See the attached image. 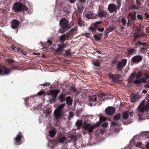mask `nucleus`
Here are the masks:
<instances>
[{"mask_svg": "<svg viewBox=\"0 0 149 149\" xmlns=\"http://www.w3.org/2000/svg\"><path fill=\"white\" fill-rule=\"evenodd\" d=\"M13 10L16 12H19L22 11H27L28 10L27 7L21 2H16L13 4Z\"/></svg>", "mask_w": 149, "mask_h": 149, "instance_id": "f257e3e1", "label": "nucleus"}, {"mask_svg": "<svg viewBox=\"0 0 149 149\" xmlns=\"http://www.w3.org/2000/svg\"><path fill=\"white\" fill-rule=\"evenodd\" d=\"M69 21L65 18H62L59 21V24L62 29L59 30L61 33H63L65 31L68 30V24Z\"/></svg>", "mask_w": 149, "mask_h": 149, "instance_id": "f03ea898", "label": "nucleus"}, {"mask_svg": "<svg viewBox=\"0 0 149 149\" xmlns=\"http://www.w3.org/2000/svg\"><path fill=\"white\" fill-rule=\"evenodd\" d=\"M146 98L148 102L146 104L145 101H143L138 108V110L140 112H143L145 111H148L149 110V95Z\"/></svg>", "mask_w": 149, "mask_h": 149, "instance_id": "7ed1b4c3", "label": "nucleus"}, {"mask_svg": "<svg viewBox=\"0 0 149 149\" xmlns=\"http://www.w3.org/2000/svg\"><path fill=\"white\" fill-rule=\"evenodd\" d=\"M65 106V104H62L59 105L58 107L54 112V115L55 119L58 121L62 116L64 110L63 108Z\"/></svg>", "mask_w": 149, "mask_h": 149, "instance_id": "20e7f679", "label": "nucleus"}, {"mask_svg": "<svg viewBox=\"0 0 149 149\" xmlns=\"http://www.w3.org/2000/svg\"><path fill=\"white\" fill-rule=\"evenodd\" d=\"M100 123H98L94 125H92L86 121H84L83 123L82 127L85 130H88L89 133H91L93 132V129L99 126Z\"/></svg>", "mask_w": 149, "mask_h": 149, "instance_id": "39448f33", "label": "nucleus"}, {"mask_svg": "<svg viewBox=\"0 0 149 149\" xmlns=\"http://www.w3.org/2000/svg\"><path fill=\"white\" fill-rule=\"evenodd\" d=\"M144 77H142L139 79H136L133 81L132 82L136 84H140L141 83L146 84L147 82V80L149 79V72H145L144 75Z\"/></svg>", "mask_w": 149, "mask_h": 149, "instance_id": "423d86ee", "label": "nucleus"}, {"mask_svg": "<svg viewBox=\"0 0 149 149\" xmlns=\"http://www.w3.org/2000/svg\"><path fill=\"white\" fill-rule=\"evenodd\" d=\"M127 60L126 59H122L121 61L118 62L117 65V69L119 71L122 70V69L126 65Z\"/></svg>", "mask_w": 149, "mask_h": 149, "instance_id": "0eeeda50", "label": "nucleus"}, {"mask_svg": "<svg viewBox=\"0 0 149 149\" xmlns=\"http://www.w3.org/2000/svg\"><path fill=\"white\" fill-rule=\"evenodd\" d=\"M10 73V70L7 68L4 65H1L0 64V75L1 76L7 75Z\"/></svg>", "mask_w": 149, "mask_h": 149, "instance_id": "6e6552de", "label": "nucleus"}, {"mask_svg": "<svg viewBox=\"0 0 149 149\" xmlns=\"http://www.w3.org/2000/svg\"><path fill=\"white\" fill-rule=\"evenodd\" d=\"M109 77L113 82L118 83L119 79L122 77V76L120 74H115L110 73L109 75Z\"/></svg>", "mask_w": 149, "mask_h": 149, "instance_id": "1a4fd4ad", "label": "nucleus"}, {"mask_svg": "<svg viewBox=\"0 0 149 149\" xmlns=\"http://www.w3.org/2000/svg\"><path fill=\"white\" fill-rule=\"evenodd\" d=\"M115 111V109L112 107H108L105 110L106 114L109 116L112 115Z\"/></svg>", "mask_w": 149, "mask_h": 149, "instance_id": "9d476101", "label": "nucleus"}, {"mask_svg": "<svg viewBox=\"0 0 149 149\" xmlns=\"http://www.w3.org/2000/svg\"><path fill=\"white\" fill-rule=\"evenodd\" d=\"M23 138V136L22 134L20 132H19L18 133V134L17 135L16 137L15 138V143L17 145H19L21 139Z\"/></svg>", "mask_w": 149, "mask_h": 149, "instance_id": "9b49d317", "label": "nucleus"}, {"mask_svg": "<svg viewBox=\"0 0 149 149\" xmlns=\"http://www.w3.org/2000/svg\"><path fill=\"white\" fill-rule=\"evenodd\" d=\"M142 56L141 55H136L134 56L131 59V61L134 63H140L142 60Z\"/></svg>", "mask_w": 149, "mask_h": 149, "instance_id": "f8f14e48", "label": "nucleus"}, {"mask_svg": "<svg viewBox=\"0 0 149 149\" xmlns=\"http://www.w3.org/2000/svg\"><path fill=\"white\" fill-rule=\"evenodd\" d=\"M109 15V13L108 12H106L105 11L103 10H99V11L98 12L97 15L100 18H106L107 16H108Z\"/></svg>", "mask_w": 149, "mask_h": 149, "instance_id": "ddd939ff", "label": "nucleus"}, {"mask_svg": "<svg viewBox=\"0 0 149 149\" xmlns=\"http://www.w3.org/2000/svg\"><path fill=\"white\" fill-rule=\"evenodd\" d=\"M117 9L116 5L113 4H110L108 8V10L110 13L116 12Z\"/></svg>", "mask_w": 149, "mask_h": 149, "instance_id": "4468645a", "label": "nucleus"}, {"mask_svg": "<svg viewBox=\"0 0 149 149\" xmlns=\"http://www.w3.org/2000/svg\"><path fill=\"white\" fill-rule=\"evenodd\" d=\"M140 97L138 93L136 94L133 93L130 97L131 102H133L136 101L139 99Z\"/></svg>", "mask_w": 149, "mask_h": 149, "instance_id": "2eb2a0df", "label": "nucleus"}, {"mask_svg": "<svg viewBox=\"0 0 149 149\" xmlns=\"http://www.w3.org/2000/svg\"><path fill=\"white\" fill-rule=\"evenodd\" d=\"M20 24L19 22L17 20L14 19L11 22V27L13 29L17 28Z\"/></svg>", "mask_w": 149, "mask_h": 149, "instance_id": "dca6fc26", "label": "nucleus"}, {"mask_svg": "<svg viewBox=\"0 0 149 149\" xmlns=\"http://www.w3.org/2000/svg\"><path fill=\"white\" fill-rule=\"evenodd\" d=\"M58 47L56 50V51L58 52H63V49L66 47V45L63 43L61 45H58Z\"/></svg>", "mask_w": 149, "mask_h": 149, "instance_id": "f3484780", "label": "nucleus"}, {"mask_svg": "<svg viewBox=\"0 0 149 149\" xmlns=\"http://www.w3.org/2000/svg\"><path fill=\"white\" fill-rule=\"evenodd\" d=\"M85 16L88 18L93 19H96L97 17V15L96 14H89L88 13H86Z\"/></svg>", "mask_w": 149, "mask_h": 149, "instance_id": "a211bd4d", "label": "nucleus"}, {"mask_svg": "<svg viewBox=\"0 0 149 149\" xmlns=\"http://www.w3.org/2000/svg\"><path fill=\"white\" fill-rule=\"evenodd\" d=\"M59 92V90L58 89L52 90L50 91V94L52 96L56 97Z\"/></svg>", "mask_w": 149, "mask_h": 149, "instance_id": "6ab92c4d", "label": "nucleus"}, {"mask_svg": "<svg viewBox=\"0 0 149 149\" xmlns=\"http://www.w3.org/2000/svg\"><path fill=\"white\" fill-rule=\"evenodd\" d=\"M77 8L78 13L80 14L81 13L83 12V10L85 8L84 4H81L80 5L78 6Z\"/></svg>", "mask_w": 149, "mask_h": 149, "instance_id": "aec40b11", "label": "nucleus"}, {"mask_svg": "<svg viewBox=\"0 0 149 149\" xmlns=\"http://www.w3.org/2000/svg\"><path fill=\"white\" fill-rule=\"evenodd\" d=\"M136 50L132 48H128L127 49V54L129 55H132L134 54H135Z\"/></svg>", "mask_w": 149, "mask_h": 149, "instance_id": "412c9836", "label": "nucleus"}, {"mask_svg": "<svg viewBox=\"0 0 149 149\" xmlns=\"http://www.w3.org/2000/svg\"><path fill=\"white\" fill-rule=\"evenodd\" d=\"M56 131L55 129L51 130L49 132L50 136L51 137H54L56 134Z\"/></svg>", "mask_w": 149, "mask_h": 149, "instance_id": "4be33fe9", "label": "nucleus"}, {"mask_svg": "<svg viewBox=\"0 0 149 149\" xmlns=\"http://www.w3.org/2000/svg\"><path fill=\"white\" fill-rule=\"evenodd\" d=\"M66 104L69 105H72V100L70 97H67L65 100Z\"/></svg>", "mask_w": 149, "mask_h": 149, "instance_id": "5701e85b", "label": "nucleus"}, {"mask_svg": "<svg viewBox=\"0 0 149 149\" xmlns=\"http://www.w3.org/2000/svg\"><path fill=\"white\" fill-rule=\"evenodd\" d=\"M103 36L102 33L94 35V37L97 41H100L101 40L102 36Z\"/></svg>", "mask_w": 149, "mask_h": 149, "instance_id": "b1692460", "label": "nucleus"}, {"mask_svg": "<svg viewBox=\"0 0 149 149\" xmlns=\"http://www.w3.org/2000/svg\"><path fill=\"white\" fill-rule=\"evenodd\" d=\"M130 16H131V19L132 20H135L136 19V12H133L132 13H129Z\"/></svg>", "mask_w": 149, "mask_h": 149, "instance_id": "393cba45", "label": "nucleus"}, {"mask_svg": "<svg viewBox=\"0 0 149 149\" xmlns=\"http://www.w3.org/2000/svg\"><path fill=\"white\" fill-rule=\"evenodd\" d=\"M129 116L128 112L127 111L124 112L122 115L123 118L125 120L127 119Z\"/></svg>", "mask_w": 149, "mask_h": 149, "instance_id": "a878e982", "label": "nucleus"}, {"mask_svg": "<svg viewBox=\"0 0 149 149\" xmlns=\"http://www.w3.org/2000/svg\"><path fill=\"white\" fill-rule=\"evenodd\" d=\"M65 95L63 94H61L59 96V98L60 99V101L61 102H62L65 100Z\"/></svg>", "mask_w": 149, "mask_h": 149, "instance_id": "bb28decb", "label": "nucleus"}, {"mask_svg": "<svg viewBox=\"0 0 149 149\" xmlns=\"http://www.w3.org/2000/svg\"><path fill=\"white\" fill-rule=\"evenodd\" d=\"M89 100L91 103L94 102H97V97L95 96H90L89 97Z\"/></svg>", "mask_w": 149, "mask_h": 149, "instance_id": "cd10ccee", "label": "nucleus"}, {"mask_svg": "<svg viewBox=\"0 0 149 149\" xmlns=\"http://www.w3.org/2000/svg\"><path fill=\"white\" fill-rule=\"evenodd\" d=\"M143 73L141 71H140L138 72L136 75V78L138 79L141 78L143 76Z\"/></svg>", "mask_w": 149, "mask_h": 149, "instance_id": "c85d7f7f", "label": "nucleus"}, {"mask_svg": "<svg viewBox=\"0 0 149 149\" xmlns=\"http://www.w3.org/2000/svg\"><path fill=\"white\" fill-rule=\"evenodd\" d=\"M121 116L120 114L118 113L113 118V120H118L120 119Z\"/></svg>", "mask_w": 149, "mask_h": 149, "instance_id": "c756f323", "label": "nucleus"}, {"mask_svg": "<svg viewBox=\"0 0 149 149\" xmlns=\"http://www.w3.org/2000/svg\"><path fill=\"white\" fill-rule=\"evenodd\" d=\"M77 29L76 28H74L70 30L69 32L72 35H73L74 34H75L77 32Z\"/></svg>", "mask_w": 149, "mask_h": 149, "instance_id": "7c9ffc66", "label": "nucleus"}, {"mask_svg": "<svg viewBox=\"0 0 149 149\" xmlns=\"http://www.w3.org/2000/svg\"><path fill=\"white\" fill-rule=\"evenodd\" d=\"M81 121L78 120L76 123V125L78 127V129H80L81 125Z\"/></svg>", "mask_w": 149, "mask_h": 149, "instance_id": "2f4dec72", "label": "nucleus"}, {"mask_svg": "<svg viewBox=\"0 0 149 149\" xmlns=\"http://www.w3.org/2000/svg\"><path fill=\"white\" fill-rule=\"evenodd\" d=\"M93 65L95 66L100 67V63L97 61H93Z\"/></svg>", "mask_w": 149, "mask_h": 149, "instance_id": "473e14b6", "label": "nucleus"}, {"mask_svg": "<svg viewBox=\"0 0 149 149\" xmlns=\"http://www.w3.org/2000/svg\"><path fill=\"white\" fill-rule=\"evenodd\" d=\"M121 22L122 23V24L124 25H125L127 23V21L125 18L123 17L121 20Z\"/></svg>", "mask_w": 149, "mask_h": 149, "instance_id": "72a5a7b5", "label": "nucleus"}, {"mask_svg": "<svg viewBox=\"0 0 149 149\" xmlns=\"http://www.w3.org/2000/svg\"><path fill=\"white\" fill-rule=\"evenodd\" d=\"M19 67L16 65H12L11 68L10 69H9L10 70H10H18L19 69Z\"/></svg>", "mask_w": 149, "mask_h": 149, "instance_id": "f704fd0d", "label": "nucleus"}, {"mask_svg": "<svg viewBox=\"0 0 149 149\" xmlns=\"http://www.w3.org/2000/svg\"><path fill=\"white\" fill-rule=\"evenodd\" d=\"M6 61L9 64H12V63L14 62L15 61L12 58L7 59Z\"/></svg>", "mask_w": 149, "mask_h": 149, "instance_id": "c9c22d12", "label": "nucleus"}, {"mask_svg": "<svg viewBox=\"0 0 149 149\" xmlns=\"http://www.w3.org/2000/svg\"><path fill=\"white\" fill-rule=\"evenodd\" d=\"M70 90L73 93L77 92L76 89L74 86H72L70 88Z\"/></svg>", "mask_w": 149, "mask_h": 149, "instance_id": "e433bc0d", "label": "nucleus"}, {"mask_svg": "<svg viewBox=\"0 0 149 149\" xmlns=\"http://www.w3.org/2000/svg\"><path fill=\"white\" fill-rule=\"evenodd\" d=\"M96 29H97V28L96 27H93L91 26L89 28V30H90L93 32H95V31L96 30Z\"/></svg>", "mask_w": 149, "mask_h": 149, "instance_id": "4c0bfd02", "label": "nucleus"}, {"mask_svg": "<svg viewBox=\"0 0 149 149\" xmlns=\"http://www.w3.org/2000/svg\"><path fill=\"white\" fill-rule=\"evenodd\" d=\"M45 94V92L44 91H40L37 93V95H38L39 96H41Z\"/></svg>", "mask_w": 149, "mask_h": 149, "instance_id": "58836bf2", "label": "nucleus"}, {"mask_svg": "<svg viewBox=\"0 0 149 149\" xmlns=\"http://www.w3.org/2000/svg\"><path fill=\"white\" fill-rule=\"evenodd\" d=\"M65 39V34H63L60 37V39L61 40L64 41Z\"/></svg>", "mask_w": 149, "mask_h": 149, "instance_id": "ea45409f", "label": "nucleus"}, {"mask_svg": "<svg viewBox=\"0 0 149 149\" xmlns=\"http://www.w3.org/2000/svg\"><path fill=\"white\" fill-rule=\"evenodd\" d=\"M65 140V138L64 137H63L60 138L59 139V143H63Z\"/></svg>", "mask_w": 149, "mask_h": 149, "instance_id": "a19ab883", "label": "nucleus"}, {"mask_svg": "<svg viewBox=\"0 0 149 149\" xmlns=\"http://www.w3.org/2000/svg\"><path fill=\"white\" fill-rule=\"evenodd\" d=\"M116 2L117 3V5L118 6V9L119 10L120 9V8L121 5V2L119 0H117Z\"/></svg>", "mask_w": 149, "mask_h": 149, "instance_id": "79ce46f5", "label": "nucleus"}, {"mask_svg": "<svg viewBox=\"0 0 149 149\" xmlns=\"http://www.w3.org/2000/svg\"><path fill=\"white\" fill-rule=\"evenodd\" d=\"M110 31H109V29L108 28H106L105 31H104V35L105 36H107L109 32H110Z\"/></svg>", "mask_w": 149, "mask_h": 149, "instance_id": "37998d69", "label": "nucleus"}, {"mask_svg": "<svg viewBox=\"0 0 149 149\" xmlns=\"http://www.w3.org/2000/svg\"><path fill=\"white\" fill-rule=\"evenodd\" d=\"M56 97L52 96V97L50 99V101L51 103H53L55 102L56 98Z\"/></svg>", "mask_w": 149, "mask_h": 149, "instance_id": "c03bdc74", "label": "nucleus"}, {"mask_svg": "<svg viewBox=\"0 0 149 149\" xmlns=\"http://www.w3.org/2000/svg\"><path fill=\"white\" fill-rule=\"evenodd\" d=\"M146 49L145 48H141L140 50V52L141 53H146Z\"/></svg>", "mask_w": 149, "mask_h": 149, "instance_id": "a18cd8bd", "label": "nucleus"}, {"mask_svg": "<svg viewBox=\"0 0 149 149\" xmlns=\"http://www.w3.org/2000/svg\"><path fill=\"white\" fill-rule=\"evenodd\" d=\"M74 23L73 21H71L70 24H68V30L70 29L73 26Z\"/></svg>", "mask_w": 149, "mask_h": 149, "instance_id": "49530a36", "label": "nucleus"}, {"mask_svg": "<svg viewBox=\"0 0 149 149\" xmlns=\"http://www.w3.org/2000/svg\"><path fill=\"white\" fill-rule=\"evenodd\" d=\"M51 85V84L49 82H47L45 83L44 84H40V85H41V86H49Z\"/></svg>", "mask_w": 149, "mask_h": 149, "instance_id": "de8ad7c7", "label": "nucleus"}, {"mask_svg": "<svg viewBox=\"0 0 149 149\" xmlns=\"http://www.w3.org/2000/svg\"><path fill=\"white\" fill-rule=\"evenodd\" d=\"M141 42L139 41H137L136 42L135 44V47L136 48H137L138 46L140 45L141 44Z\"/></svg>", "mask_w": 149, "mask_h": 149, "instance_id": "09e8293b", "label": "nucleus"}, {"mask_svg": "<svg viewBox=\"0 0 149 149\" xmlns=\"http://www.w3.org/2000/svg\"><path fill=\"white\" fill-rule=\"evenodd\" d=\"M78 24L80 26L82 25V21L81 18H79L78 20Z\"/></svg>", "mask_w": 149, "mask_h": 149, "instance_id": "8fccbe9b", "label": "nucleus"}, {"mask_svg": "<svg viewBox=\"0 0 149 149\" xmlns=\"http://www.w3.org/2000/svg\"><path fill=\"white\" fill-rule=\"evenodd\" d=\"M136 74V72H134V73L130 75L129 78H134L135 77Z\"/></svg>", "mask_w": 149, "mask_h": 149, "instance_id": "3c124183", "label": "nucleus"}, {"mask_svg": "<svg viewBox=\"0 0 149 149\" xmlns=\"http://www.w3.org/2000/svg\"><path fill=\"white\" fill-rule=\"evenodd\" d=\"M65 55L66 56H69L71 55V54L70 53V50H68L65 51Z\"/></svg>", "mask_w": 149, "mask_h": 149, "instance_id": "603ef678", "label": "nucleus"}, {"mask_svg": "<svg viewBox=\"0 0 149 149\" xmlns=\"http://www.w3.org/2000/svg\"><path fill=\"white\" fill-rule=\"evenodd\" d=\"M102 21H97L94 24V25L95 26H98V24H101L102 23Z\"/></svg>", "mask_w": 149, "mask_h": 149, "instance_id": "864d4df0", "label": "nucleus"}, {"mask_svg": "<svg viewBox=\"0 0 149 149\" xmlns=\"http://www.w3.org/2000/svg\"><path fill=\"white\" fill-rule=\"evenodd\" d=\"M131 8L133 9H137L138 10L139 9V8L136 5H134L132 6Z\"/></svg>", "mask_w": 149, "mask_h": 149, "instance_id": "5fc2aeb1", "label": "nucleus"}, {"mask_svg": "<svg viewBox=\"0 0 149 149\" xmlns=\"http://www.w3.org/2000/svg\"><path fill=\"white\" fill-rule=\"evenodd\" d=\"M105 95V94L104 93H101L98 94V96L100 97H104Z\"/></svg>", "mask_w": 149, "mask_h": 149, "instance_id": "6e6d98bb", "label": "nucleus"}, {"mask_svg": "<svg viewBox=\"0 0 149 149\" xmlns=\"http://www.w3.org/2000/svg\"><path fill=\"white\" fill-rule=\"evenodd\" d=\"M132 20H131V19H128V22L127 24V25L128 26H129L131 24V23H132Z\"/></svg>", "mask_w": 149, "mask_h": 149, "instance_id": "4d7b16f0", "label": "nucleus"}, {"mask_svg": "<svg viewBox=\"0 0 149 149\" xmlns=\"http://www.w3.org/2000/svg\"><path fill=\"white\" fill-rule=\"evenodd\" d=\"M137 18L140 20H142L143 19L142 15L140 14H138L137 15Z\"/></svg>", "mask_w": 149, "mask_h": 149, "instance_id": "13d9d810", "label": "nucleus"}, {"mask_svg": "<svg viewBox=\"0 0 149 149\" xmlns=\"http://www.w3.org/2000/svg\"><path fill=\"white\" fill-rule=\"evenodd\" d=\"M111 125L113 126H117L118 125V122H113L111 123Z\"/></svg>", "mask_w": 149, "mask_h": 149, "instance_id": "bf43d9fd", "label": "nucleus"}, {"mask_svg": "<svg viewBox=\"0 0 149 149\" xmlns=\"http://www.w3.org/2000/svg\"><path fill=\"white\" fill-rule=\"evenodd\" d=\"M105 118L102 116H101L100 118V121L101 122L105 121Z\"/></svg>", "mask_w": 149, "mask_h": 149, "instance_id": "052dcab7", "label": "nucleus"}, {"mask_svg": "<svg viewBox=\"0 0 149 149\" xmlns=\"http://www.w3.org/2000/svg\"><path fill=\"white\" fill-rule=\"evenodd\" d=\"M133 35L134 37L136 38H139L140 37V35L139 34H137L134 33V34Z\"/></svg>", "mask_w": 149, "mask_h": 149, "instance_id": "680f3d73", "label": "nucleus"}, {"mask_svg": "<svg viewBox=\"0 0 149 149\" xmlns=\"http://www.w3.org/2000/svg\"><path fill=\"white\" fill-rule=\"evenodd\" d=\"M136 3L138 5L140 6L141 5L140 0H136Z\"/></svg>", "mask_w": 149, "mask_h": 149, "instance_id": "e2e57ef3", "label": "nucleus"}, {"mask_svg": "<svg viewBox=\"0 0 149 149\" xmlns=\"http://www.w3.org/2000/svg\"><path fill=\"white\" fill-rule=\"evenodd\" d=\"M70 34H71L70 33H67L65 34V38H66V39H68V38L70 36Z\"/></svg>", "mask_w": 149, "mask_h": 149, "instance_id": "0e129e2a", "label": "nucleus"}, {"mask_svg": "<svg viewBox=\"0 0 149 149\" xmlns=\"http://www.w3.org/2000/svg\"><path fill=\"white\" fill-rule=\"evenodd\" d=\"M141 143H138L136 144V146L137 147H140L141 146Z\"/></svg>", "mask_w": 149, "mask_h": 149, "instance_id": "69168bd1", "label": "nucleus"}, {"mask_svg": "<svg viewBox=\"0 0 149 149\" xmlns=\"http://www.w3.org/2000/svg\"><path fill=\"white\" fill-rule=\"evenodd\" d=\"M104 29L103 27L98 28V30L100 32H101L103 31L104 30Z\"/></svg>", "mask_w": 149, "mask_h": 149, "instance_id": "338daca9", "label": "nucleus"}, {"mask_svg": "<svg viewBox=\"0 0 149 149\" xmlns=\"http://www.w3.org/2000/svg\"><path fill=\"white\" fill-rule=\"evenodd\" d=\"M109 29V31L110 32L113 31L114 29V28L112 27H109L108 28Z\"/></svg>", "mask_w": 149, "mask_h": 149, "instance_id": "774afa93", "label": "nucleus"}]
</instances>
